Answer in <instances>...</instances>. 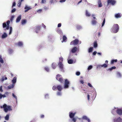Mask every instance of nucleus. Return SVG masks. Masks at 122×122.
<instances>
[{
  "label": "nucleus",
  "mask_w": 122,
  "mask_h": 122,
  "mask_svg": "<svg viewBox=\"0 0 122 122\" xmlns=\"http://www.w3.org/2000/svg\"><path fill=\"white\" fill-rule=\"evenodd\" d=\"M9 115L8 114L5 117V119L6 120H8L9 119Z\"/></svg>",
  "instance_id": "obj_29"
},
{
  "label": "nucleus",
  "mask_w": 122,
  "mask_h": 122,
  "mask_svg": "<svg viewBox=\"0 0 122 122\" xmlns=\"http://www.w3.org/2000/svg\"><path fill=\"white\" fill-rule=\"evenodd\" d=\"M52 67L54 69H55L56 67V66L55 64L54 63H53L52 64Z\"/></svg>",
  "instance_id": "obj_30"
},
{
  "label": "nucleus",
  "mask_w": 122,
  "mask_h": 122,
  "mask_svg": "<svg viewBox=\"0 0 122 122\" xmlns=\"http://www.w3.org/2000/svg\"><path fill=\"white\" fill-rule=\"evenodd\" d=\"M60 61L59 62H62L63 61V58L62 57H60L59 59Z\"/></svg>",
  "instance_id": "obj_44"
},
{
  "label": "nucleus",
  "mask_w": 122,
  "mask_h": 122,
  "mask_svg": "<svg viewBox=\"0 0 122 122\" xmlns=\"http://www.w3.org/2000/svg\"><path fill=\"white\" fill-rule=\"evenodd\" d=\"M26 22L27 20H22L21 21V24L22 25H24L26 23Z\"/></svg>",
  "instance_id": "obj_18"
},
{
  "label": "nucleus",
  "mask_w": 122,
  "mask_h": 122,
  "mask_svg": "<svg viewBox=\"0 0 122 122\" xmlns=\"http://www.w3.org/2000/svg\"><path fill=\"white\" fill-rule=\"evenodd\" d=\"M57 94L58 96H61V91H59L57 92Z\"/></svg>",
  "instance_id": "obj_42"
},
{
  "label": "nucleus",
  "mask_w": 122,
  "mask_h": 122,
  "mask_svg": "<svg viewBox=\"0 0 122 122\" xmlns=\"http://www.w3.org/2000/svg\"><path fill=\"white\" fill-rule=\"evenodd\" d=\"M62 89V86L60 85H57L56 86H54L52 87V89L54 91L57 89L59 91H61Z\"/></svg>",
  "instance_id": "obj_2"
},
{
  "label": "nucleus",
  "mask_w": 122,
  "mask_h": 122,
  "mask_svg": "<svg viewBox=\"0 0 122 122\" xmlns=\"http://www.w3.org/2000/svg\"><path fill=\"white\" fill-rule=\"evenodd\" d=\"M92 16L93 17V18L94 19L93 20H97V19L96 18V17H94V16H95L93 14H92Z\"/></svg>",
  "instance_id": "obj_46"
},
{
  "label": "nucleus",
  "mask_w": 122,
  "mask_h": 122,
  "mask_svg": "<svg viewBox=\"0 0 122 122\" xmlns=\"http://www.w3.org/2000/svg\"><path fill=\"white\" fill-rule=\"evenodd\" d=\"M67 39V38L65 36H63L62 40L64 41H65Z\"/></svg>",
  "instance_id": "obj_33"
},
{
  "label": "nucleus",
  "mask_w": 122,
  "mask_h": 122,
  "mask_svg": "<svg viewBox=\"0 0 122 122\" xmlns=\"http://www.w3.org/2000/svg\"><path fill=\"white\" fill-rule=\"evenodd\" d=\"M87 97L88 100H89L90 99V95L89 94H88L87 95Z\"/></svg>",
  "instance_id": "obj_59"
},
{
  "label": "nucleus",
  "mask_w": 122,
  "mask_h": 122,
  "mask_svg": "<svg viewBox=\"0 0 122 122\" xmlns=\"http://www.w3.org/2000/svg\"><path fill=\"white\" fill-rule=\"evenodd\" d=\"M7 36V34L6 33H4L2 36V38H4L6 37Z\"/></svg>",
  "instance_id": "obj_23"
},
{
  "label": "nucleus",
  "mask_w": 122,
  "mask_h": 122,
  "mask_svg": "<svg viewBox=\"0 0 122 122\" xmlns=\"http://www.w3.org/2000/svg\"><path fill=\"white\" fill-rule=\"evenodd\" d=\"M117 59L112 60L111 61V65L113 64L114 62H117Z\"/></svg>",
  "instance_id": "obj_24"
},
{
  "label": "nucleus",
  "mask_w": 122,
  "mask_h": 122,
  "mask_svg": "<svg viewBox=\"0 0 122 122\" xmlns=\"http://www.w3.org/2000/svg\"><path fill=\"white\" fill-rule=\"evenodd\" d=\"M98 4L99 7H101L102 6V5L101 2V0H98Z\"/></svg>",
  "instance_id": "obj_19"
},
{
  "label": "nucleus",
  "mask_w": 122,
  "mask_h": 122,
  "mask_svg": "<svg viewBox=\"0 0 122 122\" xmlns=\"http://www.w3.org/2000/svg\"><path fill=\"white\" fill-rule=\"evenodd\" d=\"M7 79V78L6 77L4 78V77H3L1 79V81H3L4 80H6Z\"/></svg>",
  "instance_id": "obj_40"
},
{
  "label": "nucleus",
  "mask_w": 122,
  "mask_h": 122,
  "mask_svg": "<svg viewBox=\"0 0 122 122\" xmlns=\"http://www.w3.org/2000/svg\"><path fill=\"white\" fill-rule=\"evenodd\" d=\"M41 26L39 25H37L36 27V33H37L38 32V31H39L41 28Z\"/></svg>",
  "instance_id": "obj_13"
},
{
  "label": "nucleus",
  "mask_w": 122,
  "mask_h": 122,
  "mask_svg": "<svg viewBox=\"0 0 122 122\" xmlns=\"http://www.w3.org/2000/svg\"><path fill=\"white\" fill-rule=\"evenodd\" d=\"M80 82L82 84H83L84 83L83 81L82 80H80Z\"/></svg>",
  "instance_id": "obj_63"
},
{
  "label": "nucleus",
  "mask_w": 122,
  "mask_h": 122,
  "mask_svg": "<svg viewBox=\"0 0 122 122\" xmlns=\"http://www.w3.org/2000/svg\"><path fill=\"white\" fill-rule=\"evenodd\" d=\"M66 0H61L59 1L60 2H65L66 1Z\"/></svg>",
  "instance_id": "obj_60"
},
{
  "label": "nucleus",
  "mask_w": 122,
  "mask_h": 122,
  "mask_svg": "<svg viewBox=\"0 0 122 122\" xmlns=\"http://www.w3.org/2000/svg\"><path fill=\"white\" fill-rule=\"evenodd\" d=\"M83 118L84 119H87V117H86V116H84L83 117Z\"/></svg>",
  "instance_id": "obj_62"
},
{
  "label": "nucleus",
  "mask_w": 122,
  "mask_h": 122,
  "mask_svg": "<svg viewBox=\"0 0 122 122\" xmlns=\"http://www.w3.org/2000/svg\"><path fill=\"white\" fill-rule=\"evenodd\" d=\"M16 77H14L12 80V82L13 83L12 84H14L16 82Z\"/></svg>",
  "instance_id": "obj_21"
},
{
  "label": "nucleus",
  "mask_w": 122,
  "mask_h": 122,
  "mask_svg": "<svg viewBox=\"0 0 122 122\" xmlns=\"http://www.w3.org/2000/svg\"><path fill=\"white\" fill-rule=\"evenodd\" d=\"M16 5V3L15 2H14L12 6V7H13L14 6H15Z\"/></svg>",
  "instance_id": "obj_57"
},
{
  "label": "nucleus",
  "mask_w": 122,
  "mask_h": 122,
  "mask_svg": "<svg viewBox=\"0 0 122 122\" xmlns=\"http://www.w3.org/2000/svg\"><path fill=\"white\" fill-rule=\"evenodd\" d=\"M80 72L79 71H77L76 73V75L78 76H79L80 75Z\"/></svg>",
  "instance_id": "obj_48"
},
{
  "label": "nucleus",
  "mask_w": 122,
  "mask_h": 122,
  "mask_svg": "<svg viewBox=\"0 0 122 122\" xmlns=\"http://www.w3.org/2000/svg\"><path fill=\"white\" fill-rule=\"evenodd\" d=\"M44 115H42L41 116V117L42 118H44Z\"/></svg>",
  "instance_id": "obj_64"
},
{
  "label": "nucleus",
  "mask_w": 122,
  "mask_h": 122,
  "mask_svg": "<svg viewBox=\"0 0 122 122\" xmlns=\"http://www.w3.org/2000/svg\"><path fill=\"white\" fill-rule=\"evenodd\" d=\"M107 2L108 5L111 4L112 5H114L116 3V1L114 0H107Z\"/></svg>",
  "instance_id": "obj_8"
},
{
  "label": "nucleus",
  "mask_w": 122,
  "mask_h": 122,
  "mask_svg": "<svg viewBox=\"0 0 122 122\" xmlns=\"http://www.w3.org/2000/svg\"><path fill=\"white\" fill-rule=\"evenodd\" d=\"M117 113L119 115H122V110L121 109H118L116 111Z\"/></svg>",
  "instance_id": "obj_10"
},
{
  "label": "nucleus",
  "mask_w": 122,
  "mask_h": 122,
  "mask_svg": "<svg viewBox=\"0 0 122 122\" xmlns=\"http://www.w3.org/2000/svg\"><path fill=\"white\" fill-rule=\"evenodd\" d=\"M81 41H79L78 39H76L75 40L71 41L70 43V45H77L78 44V43L81 44Z\"/></svg>",
  "instance_id": "obj_5"
},
{
  "label": "nucleus",
  "mask_w": 122,
  "mask_h": 122,
  "mask_svg": "<svg viewBox=\"0 0 122 122\" xmlns=\"http://www.w3.org/2000/svg\"><path fill=\"white\" fill-rule=\"evenodd\" d=\"M88 86H89L90 87H92L93 86H92L91 85V84L90 83H88Z\"/></svg>",
  "instance_id": "obj_52"
},
{
  "label": "nucleus",
  "mask_w": 122,
  "mask_h": 122,
  "mask_svg": "<svg viewBox=\"0 0 122 122\" xmlns=\"http://www.w3.org/2000/svg\"><path fill=\"white\" fill-rule=\"evenodd\" d=\"M0 62L1 63H4V61L3 59L2 58L1 56L0 55Z\"/></svg>",
  "instance_id": "obj_37"
},
{
  "label": "nucleus",
  "mask_w": 122,
  "mask_h": 122,
  "mask_svg": "<svg viewBox=\"0 0 122 122\" xmlns=\"http://www.w3.org/2000/svg\"><path fill=\"white\" fill-rule=\"evenodd\" d=\"M70 84L69 81L67 79H65V83L64 85V87L65 88H67L69 87V85Z\"/></svg>",
  "instance_id": "obj_6"
},
{
  "label": "nucleus",
  "mask_w": 122,
  "mask_h": 122,
  "mask_svg": "<svg viewBox=\"0 0 122 122\" xmlns=\"http://www.w3.org/2000/svg\"><path fill=\"white\" fill-rule=\"evenodd\" d=\"M14 18V16H11V17L10 18V20L11 21H12L13 20V18Z\"/></svg>",
  "instance_id": "obj_53"
},
{
  "label": "nucleus",
  "mask_w": 122,
  "mask_h": 122,
  "mask_svg": "<svg viewBox=\"0 0 122 122\" xmlns=\"http://www.w3.org/2000/svg\"><path fill=\"white\" fill-rule=\"evenodd\" d=\"M16 10V9L15 8L13 9L11 11V12L13 13Z\"/></svg>",
  "instance_id": "obj_56"
},
{
  "label": "nucleus",
  "mask_w": 122,
  "mask_h": 122,
  "mask_svg": "<svg viewBox=\"0 0 122 122\" xmlns=\"http://www.w3.org/2000/svg\"><path fill=\"white\" fill-rule=\"evenodd\" d=\"M91 23L93 25H96L97 23V20H92L91 21Z\"/></svg>",
  "instance_id": "obj_14"
},
{
  "label": "nucleus",
  "mask_w": 122,
  "mask_h": 122,
  "mask_svg": "<svg viewBox=\"0 0 122 122\" xmlns=\"http://www.w3.org/2000/svg\"><path fill=\"white\" fill-rule=\"evenodd\" d=\"M12 95L13 97H14L15 99H17L16 96H15L13 93H12Z\"/></svg>",
  "instance_id": "obj_51"
},
{
  "label": "nucleus",
  "mask_w": 122,
  "mask_h": 122,
  "mask_svg": "<svg viewBox=\"0 0 122 122\" xmlns=\"http://www.w3.org/2000/svg\"><path fill=\"white\" fill-rule=\"evenodd\" d=\"M97 53V52L96 51H95L93 53V55H95Z\"/></svg>",
  "instance_id": "obj_61"
},
{
  "label": "nucleus",
  "mask_w": 122,
  "mask_h": 122,
  "mask_svg": "<svg viewBox=\"0 0 122 122\" xmlns=\"http://www.w3.org/2000/svg\"><path fill=\"white\" fill-rule=\"evenodd\" d=\"M61 23H59L57 27H60L61 26Z\"/></svg>",
  "instance_id": "obj_58"
},
{
  "label": "nucleus",
  "mask_w": 122,
  "mask_h": 122,
  "mask_svg": "<svg viewBox=\"0 0 122 122\" xmlns=\"http://www.w3.org/2000/svg\"><path fill=\"white\" fill-rule=\"evenodd\" d=\"M56 32L59 33H60L61 32V30L58 29L56 30Z\"/></svg>",
  "instance_id": "obj_45"
},
{
  "label": "nucleus",
  "mask_w": 122,
  "mask_h": 122,
  "mask_svg": "<svg viewBox=\"0 0 122 122\" xmlns=\"http://www.w3.org/2000/svg\"><path fill=\"white\" fill-rule=\"evenodd\" d=\"M72 121H73L74 122H76V118L73 117V118H72Z\"/></svg>",
  "instance_id": "obj_47"
},
{
  "label": "nucleus",
  "mask_w": 122,
  "mask_h": 122,
  "mask_svg": "<svg viewBox=\"0 0 122 122\" xmlns=\"http://www.w3.org/2000/svg\"><path fill=\"white\" fill-rule=\"evenodd\" d=\"M76 28L78 30H79L81 29V27L80 26L77 25L76 26Z\"/></svg>",
  "instance_id": "obj_35"
},
{
  "label": "nucleus",
  "mask_w": 122,
  "mask_h": 122,
  "mask_svg": "<svg viewBox=\"0 0 122 122\" xmlns=\"http://www.w3.org/2000/svg\"><path fill=\"white\" fill-rule=\"evenodd\" d=\"M12 27H10V31L9 32V35H10L11 34L12 31Z\"/></svg>",
  "instance_id": "obj_38"
},
{
  "label": "nucleus",
  "mask_w": 122,
  "mask_h": 122,
  "mask_svg": "<svg viewBox=\"0 0 122 122\" xmlns=\"http://www.w3.org/2000/svg\"><path fill=\"white\" fill-rule=\"evenodd\" d=\"M76 112H74V113L71 112H70L69 113V116L71 118H73L74 117Z\"/></svg>",
  "instance_id": "obj_11"
},
{
  "label": "nucleus",
  "mask_w": 122,
  "mask_h": 122,
  "mask_svg": "<svg viewBox=\"0 0 122 122\" xmlns=\"http://www.w3.org/2000/svg\"><path fill=\"white\" fill-rule=\"evenodd\" d=\"M121 16V15L120 13H118L116 14L115 15V17L117 18H120Z\"/></svg>",
  "instance_id": "obj_17"
},
{
  "label": "nucleus",
  "mask_w": 122,
  "mask_h": 122,
  "mask_svg": "<svg viewBox=\"0 0 122 122\" xmlns=\"http://www.w3.org/2000/svg\"><path fill=\"white\" fill-rule=\"evenodd\" d=\"M13 52V51L12 49L9 48L8 49V52L10 54H11Z\"/></svg>",
  "instance_id": "obj_26"
},
{
  "label": "nucleus",
  "mask_w": 122,
  "mask_h": 122,
  "mask_svg": "<svg viewBox=\"0 0 122 122\" xmlns=\"http://www.w3.org/2000/svg\"><path fill=\"white\" fill-rule=\"evenodd\" d=\"M18 45L19 46H22L23 45L22 43L21 42H18Z\"/></svg>",
  "instance_id": "obj_31"
},
{
  "label": "nucleus",
  "mask_w": 122,
  "mask_h": 122,
  "mask_svg": "<svg viewBox=\"0 0 122 122\" xmlns=\"http://www.w3.org/2000/svg\"><path fill=\"white\" fill-rule=\"evenodd\" d=\"M93 46L94 48H96L97 46V44L96 41H95L93 43Z\"/></svg>",
  "instance_id": "obj_22"
},
{
  "label": "nucleus",
  "mask_w": 122,
  "mask_h": 122,
  "mask_svg": "<svg viewBox=\"0 0 122 122\" xmlns=\"http://www.w3.org/2000/svg\"><path fill=\"white\" fill-rule=\"evenodd\" d=\"M21 2H19V3H18V6L19 7H20V6Z\"/></svg>",
  "instance_id": "obj_55"
},
{
  "label": "nucleus",
  "mask_w": 122,
  "mask_h": 122,
  "mask_svg": "<svg viewBox=\"0 0 122 122\" xmlns=\"http://www.w3.org/2000/svg\"><path fill=\"white\" fill-rule=\"evenodd\" d=\"M6 24L5 23H4L3 24V26L4 28L6 27Z\"/></svg>",
  "instance_id": "obj_39"
},
{
  "label": "nucleus",
  "mask_w": 122,
  "mask_h": 122,
  "mask_svg": "<svg viewBox=\"0 0 122 122\" xmlns=\"http://www.w3.org/2000/svg\"><path fill=\"white\" fill-rule=\"evenodd\" d=\"M117 76L120 77H121L122 76V75L121 73L119 72H117Z\"/></svg>",
  "instance_id": "obj_32"
},
{
  "label": "nucleus",
  "mask_w": 122,
  "mask_h": 122,
  "mask_svg": "<svg viewBox=\"0 0 122 122\" xmlns=\"http://www.w3.org/2000/svg\"><path fill=\"white\" fill-rule=\"evenodd\" d=\"M73 60L72 59H70L68 61V63L69 64H71L73 63Z\"/></svg>",
  "instance_id": "obj_27"
},
{
  "label": "nucleus",
  "mask_w": 122,
  "mask_h": 122,
  "mask_svg": "<svg viewBox=\"0 0 122 122\" xmlns=\"http://www.w3.org/2000/svg\"><path fill=\"white\" fill-rule=\"evenodd\" d=\"M105 18H104L103 20V22L102 23V27L105 24Z\"/></svg>",
  "instance_id": "obj_41"
},
{
  "label": "nucleus",
  "mask_w": 122,
  "mask_h": 122,
  "mask_svg": "<svg viewBox=\"0 0 122 122\" xmlns=\"http://www.w3.org/2000/svg\"><path fill=\"white\" fill-rule=\"evenodd\" d=\"M10 23V21L9 20H8L6 22L7 25H9Z\"/></svg>",
  "instance_id": "obj_54"
},
{
  "label": "nucleus",
  "mask_w": 122,
  "mask_h": 122,
  "mask_svg": "<svg viewBox=\"0 0 122 122\" xmlns=\"http://www.w3.org/2000/svg\"><path fill=\"white\" fill-rule=\"evenodd\" d=\"M24 9H26L25 11V12H26L29 10L31 9V8L30 7H28V6H25Z\"/></svg>",
  "instance_id": "obj_15"
},
{
  "label": "nucleus",
  "mask_w": 122,
  "mask_h": 122,
  "mask_svg": "<svg viewBox=\"0 0 122 122\" xmlns=\"http://www.w3.org/2000/svg\"><path fill=\"white\" fill-rule=\"evenodd\" d=\"M56 78L61 83H64V81L61 75L58 74L56 76Z\"/></svg>",
  "instance_id": "obj_3"
},
{
  "label": "nucleus",
  "mask_w": 122,
  "mask_h": 122,
  "mask_svg": "<svg viewBox=\"0 0 122 122\" xmlns=\"http://www.w3.org/2000/svg\"><path fill=\"white\" fill-rule=\"evenodd\" d=\"M45 70L46 71H49V68L47 67H46L45 68Z\"/></svg>",
  "instance_id": "obj_43"
},
{
  "label": "nucleus",
  "mask_w": 122,
  "mask_h": 122,
  "mask_svg": "<svg viewBox=\"0 0 122 122\" xmlns=\"http://www.w3.org/2000/svg\"><path fill=\"white\" fill-rule=\"evenodd\" d=\"M58 65L60 68L61 69V71L62 72H64V71L63 69V65L62 62H59Z\"/></svg>",
  "instance_id": "obj_7"
},
{
  "label": "nucleus",
  "mask_w": 122,
  "mask_h": 122,
  "mask_svg": "<svg viewBox=\"0 0 122 122\" xmlns=\"http://www.w3.org/2000/svg\"><path fill=\"white\" fill-rule=\"evenodd\" d=\"M119 29V26L117 24H114L112 28L111 31L113 33H116L117 32Z\"/></svg>",
  "instance_id": "obj_1"
},
{
  "label": "nucleus",
  "mask_w": 122,
  "mask_h": 122,
  "mask_svg": "<svg viewBox=\"0 0 122 122\" xmlns=\"http://www.w3.org/2000/svg\"><path fill=\"white\" fill-rule=\"evenodd\" d=\"M21 15L18 16L16 19V21L17 22H19L20 21L21 19Z\"/></svg>",
  "instance_id": "obj_16"
},
{
  "label": "nucleus",
  "mask_w": 122,
  "mask_h": 122,
  "mask_svg": "<svg viewBox=\"0 0 122 122\" xmlns=\"http://www.w3.org/2000/svg\"><path fill=\"white\" fill-rule=\"evenodd\" d=\"M113 122H122V118H121L119 117L117 118L116 119H114L113 120Z\"/></svg>",
  "instance_id": "obj_9"
},
{
  "label": "nucleus",
  "mask_w": 122,
  "mask_h": 122,
  "mask_svg": "<svg viewBox=\"0 0 122 122\" xmlns=\"http://www.w3.org/2000/svg\"><path fill=\"white\" fill-rule=\"evenodd\" d=\"M78 49L76 47H73L71 50V51L72 53H75L77 51Z\"/></svg>",
  "instance_id": "obj_12"
},
{
  "label": "nucleus",
  "mask_w": 122,
  "mask_h": 122,
  "mask_svg": "<svg viewBox=\"0 0 122 122\" xmlns=\"http://www.w3.org/2000/svg\"><path fill=\"white\" fill-rule=\"evenodd\" d=\"M3 107L4 109L5 112H7L8 111H11L12 109L11 107L9 106H7L6 104H4L3 106Z\"/></svg>",
  "instance_id": "obj_4"
},
{
  "label": "nucleus",
  "mask_w": 122,
  "mask_h": 122,
  "mask_svg": "<svg viewBox=\"0 0 122 122\" xmlns=\"http://www.w3.org/2000/svg\"><path fill=\"white\" fill-rule=\"evenodd\" d=\"M92 67V66H90L88 68V70H90L91 69Z\"/></svg>",
  "instance_id": "obj_49"
},
{
  "label": "nucleus",
  "mask_w": 122,
  "mask_h": 122,
  "mask_svg": "<svg viewBox=\"0 0 122 122\" xmlns=\"http://www.w3.org/2000/svg\"><path fill=\"white\" fill-rule=\"evenodd\" d=\"M86 16H90V14L87 10H86Z\"/></svg>",
  "instance_id": "obj_28"
},
{
  "label": "nucleus",
  "mask_w": 122,
  "mask_h": 122,
  "mask_svg": "<svg viewBox=\"0 0 122 122\" xmlns=\"http://www.w3.org/2000/svg\"><path fill=\"white\" fill-rule=\"evenodd\" d=\"M2 86H1L0 87V92H3V90L2 89Z\"/></svg>",
  "instance_id": "obj_50"
},
{
  "label": "nucleus",
  "mask_w": 122,
  "mask_h": 122,
  "mask_svg": "<svg viewBox=\"0 0 122 122\" xmlns=\"http://www.w3.org/2000/svg\"><path fill=\"white\" fill-rule=\"evenodd\" d=\"M116 68V67L115 66H113L107 69V71H111L113 69H115Z\"/></svg>",
  "instance_id": "obj_25"
},
{
  "label": "nucleus",
  "mask_w": 122,
  "mask_h": 122,
  "mask_svg": "<svg viewBox=\"0 0 122 122\" xmlns=\"http://www.w3.org/2000/svg\"><path fill=\"white\" fill-rule=\"evenodd\" d=\"M93 49L92 47H90L89 49L88 52L90 53L92 52L93 51Z\"/></svg>",
  "instance_id": "obj_36"
},
{
  "label": "nucleus",
  "mask_w": 122,
  "mask_h": 122,
  "mask_svg": "<svg viewBox=\"0 0 122 122\" xmlns=\"http://www.w3.org/2000/svg\"><path fill=\"white\" fill-rule=\"evenodd\" d=\"M102 67H103L105 68L107 67V65L106 64H104L103 65H102L101 66Z\"/></svg>",
  "instance_id": "obj_34"
},
{
  "label": "nucleus",
  "mask_w": 122,
  "mask_h": 122,
  "mask_svg": "<svg viewBox=\"0 0 122 122\" xmlns=\"http://www.w3.org/2000/svg\"><path fill=\"white\" fill-rule=\"evenodd\" d=\"M14 86V84H12L8 86L7 88L9 89H10L13 88Z\"/></svg>",
  "instance_id": "obj_20"
}]
</instances>
